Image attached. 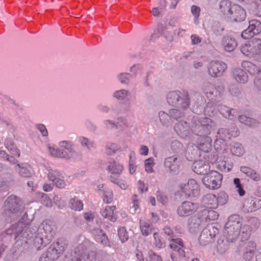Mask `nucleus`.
Listing matches in <instances>:
<instances>
[{
	"label": "nucleus",
	"mask_w": 261,
	"mask_h": 261,
	"mask_svg": "<svg viewBox=\"0 0 261 261\" xmlns=\"http://www.w3.org/2000/svg\"><path fill=\"white\" fill-rule=\"evenodd\" d=\"M3 209V214L5 221L12 222L18 219L19 220L1 232L0 242L9 241L12 238L16 240L25 225L30 223L27 213L24 211L19 198L14 195L7 197L4 202Z\"/></svg>",
	"instance_id": "nucleus-1"
},
{
	"label": "nucleus",
	"mask_w": 261,
	"mask_h": 261,
	"mask_svg": "<svg viewBox=\"0 0 261 261\" xmlns=\"http://www.w3.org/2000/svg\"><path fill=\"white\" fill-rule=\"evenodd\" d=\"M216 124L211 119L196 115L192 118V132L199 137L197 139L198 148L204 152H208L212 149V140L208 136L216 129Z\"/></svg>",
	"instance_id": "nucleus-2"
},
{
	"label": "nucleus",
	"mask_w": 261,
	"mask_h": 261,
	"mask_svg": "<svg viewBox=\"0 0 261 261\" xmlns=\"http://www.w3.org/2000/svg\"><path fill=\"white\" fill-rule=\"evenodd\" d=\"M242 218L238 215L230 216L225 225L224 234L228 241L232 243L239 239L245 242L249 239L252 227L250 225L241 223Z\"/></svg>",
	"instance_id": "nucleus-3"
},
{
	"label": "nucleus",
	"mask_w": 261,
	"mask_h": 261,
	"mask_svg": "<svg viewBox=\"0 0 261 261\" xmlns=\"http://www.w3.org/2000/svg\"><path fill=\"white\" fill-rule=\"evenodd\" d=\"M16 240V242L22 241L21 245L23 243H33L38 250H41L49 243L47 242L44 243L45 236L44 234L38 232L36 226L32 225L27 226V225Z\"/></svg>",
	"instance_id": "nucleus-4"
},
{
	"label": "nucleus",
	"mask_w": 261,
	"mask_h": 261,
	"mask_svg": "<svg viewBox=\"0 0 261 261\" xmlns=\"http://www.w3.org/2000/svg\"><path fill=\"white\" fill-rule=\"evenodd\" d=\"M163 230L168 237V240L171 241L169 244L170 248L173 250L170 255L171 259L173 261H179L185 256V251L182 249L183 243L181 239L176 238L173 230L168 226H165Z\"/></svg>",
	"instance_id": "nucleus-5"
},
{
	"label": "nucleus",
	"mask_w": 261,
	"mask_h": 261,
	"mask_svg": "<svg viewBox=\"0 0 261 261\" xmlns=\"http://www.w3.org/2000/svg\"><path fill=\"white\" fill-rule=\"evenodd\" d=\"M166 98L169 105L182 110L188 109L190 105V98L186 91H170L167 93Z\"/></svg>",
	"instance_id": "nucleus-6"
},
{
	"label": "nucleus",
	"mask_w": 261,
	"mask_h": 261,
	"mask_svg": "<svg viewBox=\"0 0 261 261\" xmlns=\"http://www.w3.org/2000/svg\"><path fill=\"white\" fill-rule=\"evenodd\" d=\"M60 146L62 149H55L51 147H49V151L52 156L60 158H64L69 160L75 158L77 154L73 148L71 143L67 141H63L60 142Z\"/></svg>",
	"instance_id": "nucleus-7"
},
{
	"label": "nucleus",
	"mask_w": 261,
	"mask_h": 261,
	"mask_svg": "<svg viewBox=\"0 0 261 261\" xmlns=\"http://www.w3.org/2000/svg\"><path fill=\"white\" fill-rule=\"evenodd\" d=\"M222 175L216 171H212L202 178L204 185L210 189H217L221 185Z\"/></svg>",
	"instance_id": "nucleus-8"
},
{
	"label": "nucleus",
	"mask_w": 261,
	"mask_h": 261,
	"mask_svg": "<svg viewBox=\"0 0 261 261\" xmlns=\"http://www.w3.org/2000/svg\"><path fill=\"white\" fill-rule=\"evenodd\" d=\"M240 50L243 54L248 57L259 54L261 51V39L257 38L252 39L242 45Z\"/></svg>",
	"instance_id": "nucleus-9"
},
{
	"label": "nucleus",
	"mask_w": 261,
	"mask_h": 261,
	"mask_svg": "<svg viewBox=\"0 0 261 261\" xmlns=\"http://www.w3.org/2000/svg\"><path fill=\"white\" fill-rule=\"evenodd\" d=\"M219 229L215 226L208 225L202 231L199 238V243L202 246H206L214 242Z\"/></svg>",
	"instance_id": "nucleus-10"
},
{
	"label": "nucleus",
	"mask_w": 261,
	"mask_h": 261,
	"mask_svg": "<svg viewBox=\"0 0 261 261\" xmlns=\"http://www.w3.org/2000/svg\"><path fill=\"white\" fill-rule=\"evenodd\" d=\"M200 205L198 203L186 201L182 202L177 209L178 215L181 217H185L197 213L200 210Z\"/></svg>",
	"instance_id": "nucleus-11"
},
{
	"label": "nucleus",
	"mask_w": 261,
	"mask_h": 261,
	"mask_svg": "<svg viewBox=\"0 0 261 261\" xmlns=\"http://www.w3.org/2000/svg\"><path fill=\"white\" fill-rule=\"evenodd\" d=\"M227 68V65L220 61H212L207 66V72L212 77H218L223 75Z\"/></svg>",
	"instance_id": "nucleus-12"
},
{
	"label": "nucleus",
	"mask_w": 261,
	"mask_h": 261,
	"mask_svg": "<svg viewBox=\"0 0 261 261\" xmlns=\"http://www.w3.org/2000/svg\"><path fill=\"white\" fill-rule=\"evenodd\" d=\"M180 189L189 197H197L200 194V187L197 181L194 179H189L187 184H181Z\"/></svg>",
	"instance_id": "nucleus-13"
},
{
	"label": "nucleus",
	"mask_w": 261,
	"mask_h": 261,
	"mask_svg": "<svg viewBox=\"0 0 261 261\" xmlns=\"http://www.w3.org/2000/svg\"><path fill=\"white\" fill-rule=\"evenodd\" d=\"M204 91L211 100L219 101L222 97L224 88L222 86L215 87L212 84L207 83L204 86Z\"/></svg>",
	"instance_id": "nucleus-14"
},
{
	"label": "nucleus",
	"mask_w": 261,
	"mask_h": 261,
	"mask_svg": "<svg viewBox=\"0 0 261 261\" xmlns=\"http://www.w3.org/2000/svg\"><path fill=\"white\" fill-rule=\"evenodd\" d=\"M181 162L179 156L174 154L166 158L164 161V166L170 173L176 175L179 172Z\"/></svg>",
	"instance_id": "nucleus-15"
},
{
	"label": "nucleus",
	"mask_w": 261,
	"mask_h": 261,
	"mask_svg": "<svg viewBox=\"0 0 261 261\" xmlns=\"http://www.w3.org/2000/svg\"><path fill=\"white\" fill-rule=\"evenodd\" d=\"M205 222L199 214V211L188 220V228L191 233H196L200 229L201 225Z\"/></svg>",
	"instance_id": "nucleus-16"
},
{
	"label": "nucleus",
	"mask_w": 261,
	"mask_h": 261,
	"mask_svg": "<svg viewBox=\"0 0 261 261\" xmlns=\"http://www.w3.org/2000/svg\"><path fill=\"white\" fill-rule=\"evenodd\" d=\"M261 32V22L253 19L249 22L248 27L242 32L241 36L245 39H248Z\"/></svg>",
	"instance_id": "nucleus-17"
},
{
	"label": "nucleus",
	"mask_w": 261,
	"mask_h": 261,
	"mask_svg": "<svg viewBox=\"0 0 261 261\" xmlns=\"http://www.w3.org/2000/svg\"><path fill=\"white\" fill-rule=\"evenodd\" d=\"M54 226L50 220L43 221L41 225L37 228V230L40 233L44 234L45 236V242L50 243L55 234L54 230Z\"/></svg>",
	"instance_id": "nucleus-18"
},
{
	"label": "nucleus",
	"mask_w": 261,
	"mask_h": 261,
	"mask_svg": "<svg viewBox=\"0 0 261 261\" xmlns=\"http://www.w3.org/2000/svg\"><path fill=\"white\" fill-rule=\"evenodd\" d=\"M261 208V199L250 197L246 198L243 203V210L247 213L255 212Z\"/></svg>",
	"instance_id": "nucleus-19"
},
{
	"label": "nucleus",
	"mask_w": 261,
	"mask_h": 261,
	"mask_svg": "<svg viewBox=\"0 0 261 261\" xmlns=\"http://www.w3.org/2000/svg\"><path fill=\"white\" fill-rule=\"evenodd\" d=\"M192 121H191V124ZM174 130L182 138H186L190 135V131H192L191 124L184 121H180L174 126Z\"/></svg>",
	"instance_id": "nucleus-20"
},
{
	"label": "nucleus",
	"mask_w": 261,
	"mask_h": 261,
	"mask_svg": "<svg viewBox=\"0 0 261 261\" xmlns=\"http://www.w3.org/2000/svg\"><path fill=\"white\" fill-rule=\"evenodd\" d=\"M228 18L236 22L242 21L246 18L245 11L240 6L233 5L231 8V14H230Z\"/></svg>",
	"instance_id": "nucleus-21"
},
{
	"label": "nucleus",
	"mask_w": 261,
	"mask_h": 261,
	"mask_svg": "<svg viewBox=\"0 0 261 261\" xmlns=\"http://www.w3.org/2000/svg\"><path fill=\"white\" fill-rule=\"evenodd\" d=\"M193 170L198 174L207 175L210 167L208 162L202 160L195 161L193 165Z\"/></svg>",
	"instance_id": "nucleus-22"
},
{
	"label": "nucleus",
	"mask_w": 261,
	"mask_h": 261,
	"mask_svg": "<svg viewBox=\"0 0 261 261\" xmlns=\"http://www.w3.org/2000/svg\"><path fill=\"white\" fill-rule=\"evenodd\" d=\"M221 45L225 51L232 52L238 46V43L234 38L227 35L223 37L221 40Z\"/></svg>",
	"instance_id": "nucleus-23"
},
{
	"label": "nucleus",
	"mask_w": 261,
	"mask_h": 261,
	"mask_svg": "<svg viewBox=\"0 0 261 261\" xmlns=\"http://www.w3.org/2000/svg\"><path fill=\"white\" fill-rule=\"evenodd\" d=\"M256 249V244L253 241H249L243 254V258L245 261H258L257 258L254 257V252Z\"/></svg>",
	"instance_id": "nucleus-24"
},
{
	"label": "nucleus",
	"mask_w": 261,
	"mask_h": 261,
	"mask_svg": "<svg viewBox=\"0 0 261 261\" xmlns=\"http://www.w3.org/2000/svg\"><path fill=\"white\" fill-rule=\"evenodd\" d=\"M67 241L61 238L58 239V240L51 244L49 248L53 249L54 252L57 253V255H58L59 257L67 248Z\"/></svg>",
	"instance_id": "nucleus-25"
},
{
	"label": "nucleus",
	"mask_w": 261,
	"mask_h": 261,
	"mask_svg": "<svg viewBox=\"0 0 261 261\" xmlns=\"http://www.w3.org/2000/svg\"><path fill=\"white\" fill-rule=\"evenodd\" d=\"M218 110L220 114L225 118L230 120H233L237 116V111L231 109L225 105H220L218 106Z\"/></svg>",
	"instance_id": "nucleus-26"
},
{
	"label": "nucleus",
	"mask_w": 261,
	"mask_h": 261,
	"mask_svg": "<svg viewBox=\"0 0 261 261\" xmlns=\"http://www.w3.org/2000/svg\"><path fill=\"white\" fill-rule=\"evenodd\" d=\"M15 170L19 172L21 176L25 178L31 177L33 174L31 167L25 163L17 164Z\"/></svg>",
	"instance_id": "nucleus-27"
},
{
	"label": "nucleus",
	"mask_w": 261,
	"mask_h": 261,
	"mask_svg": "<svg viewBox=\"0 0 261 261\" xmlns=\"http://www.w3.org/2000/svg\"><path fill=\"white\" fill-rule=\"evenodd\" d=\"M199 214L202 217L205 223L208 221L217 220L219 217L218 213L212 210L201 208L199 210Z\"/></svg>",
	"instance_id": "nucleus-28"
},
{
	"label": "nucleus",
	"mask_w": 261,
	"mask_h": 261,
	"mask_svg": "<svg viewBox=\"0 0 261 261\" xmlns=\"http://www.w3.org/2000/svg\"><path fill=\"white\" fill-rule=\"evenodd\" d=\"M240 171L254 181H258L261 179L260 174L255 170L249 167L241 166L240 167Z\"/></svg>",
	"instance_id": "nucleus-29"
},
{
	"label": "nucleus",
	"mask_w": 261,
	"mask_h": 261,
	"mask_svg": "<svg viewBox=\"0 0 261 261\" xmlns=\"http://www.w3.org/2000/svg\"><path fill=\"white\" fill-rule=\"evenodd\" d=\"M203 202L205 206L210 208H216L218 207V199L213 194L205 195L203 198Z\"/></svg>",
	"instance_id": "nucleus-30"
},
{
	"label": "nucleus",
	"mask_w": 261,
	"mask_h": 261,
	"mask_svg": "<svg viewBox=\"0 0 261 261\" xmlns=\"http://www.w3.org/2000/svg\"><path fill=\"white\" fill-rule=\"evenodd\" d=\"M233 75L235 80L240 83L245 84L248 80V76L247 73L243 69L236 68L233 71Z\"/></svg>",
	"instance_id": "nucleus-31"
},
{
	"label": "nucleus",
	"mask_w": 261,
	"mask_h": 261,
	"mask_svg": "<svg viewBox=\"0 0 261 261\" xmlns=\"http://www.w3.org/2000/svg\"><path fill=\"white\" fill-rule=\"evenodd\" d=\"M115 210V206H107L105 209L101 210L100 213L104 218L114 222L117 220V217L114 213Z\"/></svg>",
	"instance_id": "nucleus-32"
},
{
	"label": "nucleus",
	"mask_w": 261,
	"mask_h": 261,
	"mask_svg": "<svg viewBox=\"0 0 261 261\" xmlns=\"http://www.w3.org/2000/svg\"><path fill=\"white\" fill-rule=\"evenodd\" d=\"M241 65L243 68L246 69L251 74H260L261 72L260 68L250 62L246 61H243Z\"/></svg>",
	"instance_id": "nucleus-33"
},
{
	"label": "nucleus",
	"mask_w": 261,
	"mask_h": 261,
	"mask_svg": "<svg viewBox=\"0 0 261 261\" xmlns=\"http://www.w3.org/2000/svg\"><path fill=\"white\" fill-rule=\"evenodd\" d=\"M233 5L228 0L222 1L219 4L220 11L224 15L228 17L230 14H231V8Z\"/></svg>",
	"instance_id": "nucleus-34"
},
{
	"label": "nucleus",
	"mask_w": 261,
	"mask_h": 261,
	"mask_svg": "<svg viewBox=\"0 0 261 261\" xmlns=\"http://www.w3.org/2000/svg\"><path fill=\"white\" fill-rule=\"evenodd\" d=\"M231 153L236 156H241L245 153V149L242 145L239 142H233L230 144Z\"/></svg>",
	"instance_id": "nucleus-35"
},
{
	"label": "nucleus",
	"mask_w": 261,
	"mask_h": 261,
	"mask_svg": "<svg viewBox=\"0 0 261 261\" xmlns=\"http://www.w3.org/2000/svg\"><path fill=\"white\" fill-rule=\"evenodd\" d=\"M107 170L112 174L116 176L120 175L123 170V167L116 161L110 162V165L107 167Z\"/></svg>",
	"instance_id": "nucleus-36"
},
{
	"label": "nucleus",
	"mask_w": 261,
	"mask_h": 261,
	"mask_svg": "<svg viewBox=\"0 0 261 261\" xmlns=\"http://www.w3.org/2000/svg\"><path fill=\"white\" fill-rule=\"evenodd\" d=\"M238 119L240 123L249 127H255L259 124V122L255 119L244 115L239 116Z\"/></svg>",
	"instance_id": "nucleus-37"
},
{
	"label": "nucleus",
	"mask_w": 261,
	"mask_h": 261,
	"mask_svg": "<svg viewBox=\"0 0 261 261\" xmlns=\"http://www.w3.org/2000/svg\"><path fill=\"white\" fill-rule=\"evenodd\" d=\"M59 258L57 253L54 252L53 249L48 248L45 252L40 257L39 261H55Z\"/></svg>",
	"instance_id": "nucleus-38"
},
{
	"label": "nucleus",
	"mask_w": 261,
	"mask_h": 261,
	"mask_svg": "<svg viewBox=\"0 0 261 261\" xmlns=\"http://www.w3.org/2000/svg\"><path fill=\"white\" fill-rule=\"evenodd\" d=\"M140 228L143 235L147 236L152 232V228L149 220H140Z\"/></svg>",
	"instance_id": "nucleus-39"
},
{
	"label": "nucleus",
	"mask_w": 261,
	"mask_h": 261,
	"mask_svg": "<svg viewBox=\"0 0 261 261\" xmlns=\"http://www.w3.org/2000/svg\"><path fill=\"white\" fill-rule=\"evenodd\" d=\"M228 140L222 139H216L214 143V147L217 151L221 153H225L227 150L226 142Z\"/></svg>",
	"instance_id": "nucleus-40"
},
{
	"label": "nucleus",
	"mask_w": 261,
	"mask_h": 261,
	"mask_svg": "<svg viewBox=\"0 0 261 261\" xmlns=\"http://www.w3.org/2000/svg\"><path fill=\"white\" fill-rule=\"evenodd\" d=\"M228 241L226 239L224 240V238H220L218 240L217 250L220 254L224 253L228 249Z\"/></svg>",
	"instance_id": "nucleus-41"
},
{
	"label": "nucleus",
	"mask_w": 261,
	"mask_h": 261,
	"mask_svg": "<svg viewBox=\"0 0 261 261\" xmlns=\"http://www.w3.org/2000/svg\"><path fill=\"white\" fill-rule=\"evenodd\" d=\"M159 117L162 124L166 126L171 125L172 123V120L168 113L164 111H160L159 113Z\"/></svg>",
	"instance_id": "nucleus-42"
},
{
	"label": "nucleus",
	"mask_w": 261,
	"mask_h": 261,
	"mask_svg": "<svg viewBox=\"0 0 261 261\" xmlns=\"http://www.w3.org/2000/svg\"><path fill=\"white\" fill-rule=\"evenodd\" d=\"M168 115L170 116L171 120H178L185 116V113L181 110L172 108L168 111Z\"/></svg>",
	"instance_id": "nucleus-43"
},
{
	"label": "nucleus",
	"mask_w": 261,
	"mask_h": 261,
	"mask_svg": "<svg viewBox=\"0 0 261 261\" xmlns=\"http://www.w3.org/2000/svg\"><path fill=\"white\" fill-rule=\"evenodd\" d=\"M69 206L71 209L75 211H81L83 208L82 201L74 198H71L69 203Z\"/></svg>",
	"instance_id": "nucleus-44"
},
{
	"label": "nucleus",
	"mask_w": 261,
	"mask_h": 261,
	"mask_svg": "<svg viewBox=\"0 0 261 261\" xmlns=\"http://www.w3.org/2000/svg\"><path fill=\"white\" fill-rule=\"evenodd\" d=\"M216 139L229 140L230 139L229 132L227 129L221 128L218 130Z\"/></svg>",
	"instance_id": "nucleus-45"
},
{
	"label": "nucleus",
	"mask_w": 261,
	"mask_h": 261,
	"mask_svg": "<svg viewBox=\"0 0 261 261\" xmlns=\"http://www.w3.org/2000/svg\"><path fill=\"white\" fill-rule=\"evenodd\" d=\"M47 177L49 180L55 181V180L61 176V173L57 170H53L50 168H47Z\"/></svg>",
	"instance_id": "nucleus-46"
},
{
	"label": "nucleus",
	"mask_w": 261,
	"mask_h": 261,
	"mask_svg": "<svg viewBox=\"0 0 261 261\" xmlns=\"http://www.w3.org/2000/svg\"><path fill=\"white\" fill-rule=\"evenodd\" d=\"M119 149V147L115 143H109L106 146V153L107 155H112Z\"/></svg>",
	"instance_id": "nucleus-47"
},
{
	"label": "nucleus",
	"mask_w": 261,
	"mask_h": 261,
	"mask_svg": "<svg viewBox=\"0 0 261 261\" xmlns=\"http://www.w3.org/2000/svg\"><path fill=\"white\" fill-rule=\"evenodd\" d=\"M172 150L175 153H179L183 149L182 144L177 140H174L171 144Z\"/></svg>",
	"instance_id": "nucleus-48"
},
{
	"label": "nucleus",
	"mask_w": 261,
	"mask_h": 261,
	"mask_svg": "<svg viewBox=\"0 0 261 261\" xmlns=\"http://www.w3.org/2000/svg\"><path fill=\"white\" fill-rule=\"evenodd\" d=\"M219 166L221 170L226 172H229L231 170L233 165L231 162H229L228 161H223L219 164Z\"/></svg>",
	"instance_id": "nucleus-49"
},
{
	"label": "nucleus",
	"mask_w": 261,
	"mask_h": 261,
	"mask_svg": "<svg viewBox=\"0 0 261 261\" xmlns=\"http://www.w3.org/2000/svg\"><path fill=\"white\" fill-rule=\"evenodd\" d=\"M128 91L122 89L115 91L113 93V96L117 99H124L127 96Z\"/></svg>",
	"instance_id": "nucleus-50"
},
{
	"label": "nucleus",
	"mask_w": 261,
	"mask_h": 261,
	"mask_svg": "<svg viewBox=\"0 0 261 261\" xmlns=\"http://www.w3.org/2000/svg\"><path fill=\"white\" fill-rule=\"evenodd\" d=\"M118 235L122 243L126 241L128 239V234L125 227H121L118 230Z\"/></svg>",
	"instance_id": "nucleus-51"
},
{
	"label": "nucleus",
	"mask_w": 261,
	"mask_h": 261,
	"mask_svg": "<svg viewBox=\"0 0 261 261\" xmlns=\"http://www.w3.org/2000/svg\"><path fill=\"white\" fill-rule=\"evenodd\" d=\"M233 184L237 189V191L238 192L240 196H243L245 194V191L243 189L242 185L240 183V180L238 178H235L233 179Z\"/></svg>",
	"instance_id": "nucleus-52"
},
{
	"label": "nucleus",
	"mask_w": 261,
	"mask_h": 261,
	"mask_svg": "<svg viewBox=\"0 0 261 261\" xmlns=\"http://www.w3.org/2000/svg\"><path fill=\"white\" fill-rule=\"evenodd\" d=\"M103 201L107 203H111L113 200V193L111 190H103Z\"/></svg>",
	"instance_id": "nucleus-53"
},
{
	"label": "nucleus",
	"mask_w": 261,
	"mask_h": 261,
	"mask_svg": "<svg viewBox=\"0 0 261 261\" xmlns=\"http://www.w3.org/2000/svg\"><path fill=\"white\" fill-rule=\"evenodd\" d=\"M79 141L83 146H86L88 149L93 147V143L88 138L81 137L79 138Z\"/></svg>",
	"instance_id": "nucleus-54"
},
{
	"label": "nucleus",
	"mask_w": 261,
	"mask_h": 261,
	"mask_svg": "<svg viewBox=\"0 0 261 261\" xmlns=\"http://www.w3.org/2000/svg\"><path fill=\"white\" fill-rule=\"evenodd\" d=\"M248 222L250 226L252 227V230L253 229H256L258 228L260 225V221L259 220L257 217H252L251 218Z\"/></svg>",
	"instance_id": "nucleus-55"
},
{
	"label": "nucleus",
	"mask_w": 261,
	"mask_h": 261,
	"mask_svg": "<svg viewBox=\"0 0 261 261\" xmlns=\"http://www.w3.org/2000/svg\"><path fill=\"white\" fill-rule=\"evenodd\" d=\"M153 166V159L149 158L145 161V168L146 172L151 173L153 171L152 167Z\"/></svg>",
	"instance_id": "nucleus-56"
},
{
	"label": "nucleus",
	"mask_w": 261,
	"mask_h": 261,
	"mask_svg": "<svg viewBox=\"0 0 261 261\" xmlns=\"http://www.w3.org/2000/svg\"><path fill=\"white\" fill-rule=\"evenodd\" d=\"M130 75L128 73H121L118 75V77L122 84H128Z\"/></svg>",
	"instance_id": "nucleus-57"
},
{
	"label": "nucleus",
	"mask_w": 261,
	"mask_h": 261,
	"mask_svg": "<svg viewBox=\"0 0 261 261\" xmlns=\"http://www.w3.org/2000/svg\"><path fill=\"white\" fill-rule=\"evenodd\" d=\"M53 200L54 203L56 205H57V206L60 209H62L63 207L65 206V202L62 200L61 198L59 197L58 196H55L53 197Z\"/></svg>",
	"instance_id": "nucleus-58"
},
{
	"label": "nucleus",
	"mask_w": 261,
	"mask_h": 261,
	"mask_svg": "<svg viewBox=\"0 0 261 261\" xmlns=\"http://www.w3.org/2000/svg\"><path fill=\"white\" fill-rule=\"evenodd\" d=\"M148 256L150 261H162L161 257L152 250L148 251Z\"/></svg>",
	"instance_id": "nucleus-59"
},
{
	"label": "nucleus",
	"mask_w": 261,
	"mask_h": 261,
	"mask_svg": "<svg viewBox=\"0 0 261 261\" xmlns=\"http://www.w3.org/2000/svg\"><path fill=\"white\" fill-rule=\"evenodd\" d=\"M153 238L155 241L154 244L159 248H162L165 246L164 244L161 241L158 233H153Z\"/></svg>",
	"instance_id": "nucleus-60"
},
{
	"label": "nucleus",
	"mask_w": 261,
	"mask_h": 261,
	"mask_svg": "<svg viewBox=\"0 0 261 261\" xmlns=\"http://www.w3.org/2000/svg\"><path fill=\"white\" fill-rule=\"evenodd\" d=\"M228 196L225 193H221L219 196L217 197L218 199V205L219 204L221 205L224 204L227 201Z\"/></svg>",
	"instance_id": "nucleus-61"
},
{
	"label": "nucleus",
	"mask_w": 261,
	"mask_h": 261,
	"mask_svg": "<svg viewBox=\"0 0 261 261\" xmlns=\"http://www.w3.org/2000/svg\"><path fill=\"white\" fill-rule=\"evenodd\" d=\"M191 11L195 19H198L200 12V7L195 5H193L191 8Z\"/></svg>",
	"instance_id": "nucleus-62"
},
{
	"label": "nucleus",
	"mask_w": 261,
	"mask_h": 261,
	"mask_svg": "<svg viewBox=\"0 0 261 261\" xmlns=\"http://www.w3.org/2000/svg\"><path fill=\"white\" fill-rule=\"evenodd\" d=\"M156 198L158 201H160L163 204H166L168 201L167 197L159 191L156 193Z\"/></svg>",
	"instance_id": "nucleus-63"
},
{
	"label": "nucleus",
	"mask_w": 261,
	"mask_h": 261,
	"mask_svg": "<svg viewBox=\"0 0 261 261\" xmlns=\"http://www.w3.org/2000/svg\"><path fill=\"white\" fill-rule=\"evenodd\" d=\"M255 5L256 15L261 17V0H255Z\"/></svg>",
	"instance_id": "nucleus-64"
}]
</instances>
